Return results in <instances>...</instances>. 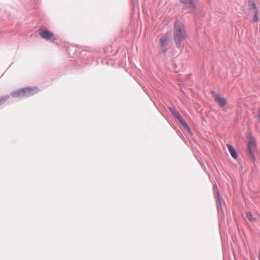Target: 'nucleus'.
Instances as JSON below:
<instances>
[{"instance_id":"obj_1","label":"nucleus","mask_w":260,"mask_h":260,"mask_svg":"<svg viewBox=\"0 0 260 260\" xmlns=\"http://www.w3.org/2000/svg\"><path fill=\"white\" fill-rule=\"evenodd\" d=\"M173 36L174 42L177 48L181 47L182 41L187 37V34L184 24L178 20H176L175 22Z\"/></svg>"},{"instance_id":"obj_2","label":"nucleus","mask_w":260,"mask_h":260,"mask_svg":"<svg viewBox=\"0 0 260 260\" xmlns=\"http://www.w3.org/2000/svg\"><path fill=\"white\" fill-rule=\"evenodd\" d=\"M39 92V89L37 86L26 87L18 91L16 94L18 96H31Z\"/></svg>"},{"instance_id":"obj_3","label":"nucleus","mask_w":260,"mask_h":260,"mask_svg":"<svg viewBox=\"0 0 260 260\" xmlns=\"http://www.w3.org/2000/svg\"><path fill=\"white\" fill-rule=\"evenodd\" d=\"M170 35L168 34L161 35L159 36V47L165 53L167 50V46L169 41Z\"/></svg>"},{"instance_id":"obj_4","label":"nucleus","mask_w":260,"mask_h":260,"mask_svg":"<svg viewBox=\"0 0 260 260\" xmlns=\"http://www.w3.org/2000/svg\"><path fill=\"white\" fill-rule=\"evenodd\" d=\"M256 147V141L254 138H251L248 143V153L253 162L255 161V158L253 153V150Z\"/></svg>"},{"instance_id":"obj_5","label":"nucleus","mask_w":260,"mask_h":260,"mask_svg":"<svg viewBox=\"0 0 260 260\" xmlns=\"http://www.w3.org/2000/svg\"><path fill=\"white\" fill-rule=\"evenodd\" d=\"M39 35L42 38L51 41H54L56 39L54 34L48 30L40 31Z\"/></svg>"},{"instance_id":"obj_6","label":"nucleus","mask_w":260,"mask_h":260,"mask_svg":"<svg viewBox=\"0 0 260 260\" xmlns=\"http://www.w3.org/2000/svg\"><path fill=\"white\" fill-rule=\"evenodd\" d=\"M249 10L253 13V21L254 22H257L259 21L258 14L259 11L257 8L256 5L254 3H252L250 5Z\"/></svg>"},{"instance_id":"obj_7","label":"nucleus","mask_w":260,"mask_h":260,"mask_svg":"<svg viewBox=\"0 0 260 260\" xmlns=\"http://www.w3.org/2000/svg\"><path fill=\"white\" fill-rule=\"evenodd\" d=\"M214 98L216 102L221 107H223L226 104V99L220 96L219 95L215 94Z\"/></svg>"},{"instance_id":"obj_8","label":"nucleus","mask_w":260,"mask_h":260,"mask_svg":"<svg viewBox=\"0 0 260 260\" xmlns=\"http://www.w3.org/2000/svg\"><path fill=\"white\" fill-rule=\"evenodd\" d=\"M183 5L189 11H193L195 7L192 1H183Z\"/></svg>"},{"instance_id":"obj_9","label":"nucleus","mask_w":260,"mask_h":260,"mask_svg":"<svg viewBox=\"0 0 260 260\" xmlns=\"http://www.w3.org/2000/svg\"><path fill=\"white\" fill-rule=\"evenodd\" d=\"M226 146L231 156L234 158L237 159V158L238 157V155L234 147L230 144H227Z\"/></svg>"},{"instance_id":"obj_10","label":"nucleus","mask_w":260,"mask_h":260,"mask_svg":"<svg viewBox=\"0 0 260 260\" xmlns=\"http://www.w3.org/2000/svg\"><path fill=\"white\" fill-rule=\"evenodd\" d=\"M246 217L251 222H254L257 220V219L254 217L250 212L247 213Z\"/></svg>"},{"instance_id":"obj_11","label":"nucleus","mask_w":260,"mask_h":260,"mask_svg":"<svg viewBox=\"0 0 260 260\" xmlns=\"http://www.w3.org/2000/svg\"><path fill=\"white\" fill-rule=\"evenodd\" d=\"M171 112L173 116L177 118L178 120L182 117L177 111L172 109Z\"/></svg>"},{"instance_id":"obj_12","label":"nucleus","mask_w":260,"mask_h":260,"mask_svg":"<svg viewBox=\"0 0 260 260\" xmlns=\"http://www.w3.org/2000/svg\"><path fill=\"white\" fill-rule=\"evenodd\" d=\"M179 121L180 122V123L184 126L186 128H187L188 130H189V127L188 125H187V123L185 121V120L182 117H181L180 118L178 119Z\"/></svg>"},{"instance_id":"obj_13","label":"nucleus","mask_w":260,"mask_h":260,"mask_svg":"<svg viewBox=\"0 0 260 260\" xmlns=\"http://www.w3.org/2000/svg\"><path fill=\"white\" fill-rule=\"evenodd\" d=\"M7 97H4V98H2L1 99H0V105L3 103L6 100H7Z\"/></svg>"},{"instance_id":"obj_14","label":"nucleus","mask_w":260,"mask_h":260,"mask_svg":"<svg viewBox=\"0 0 260 260\" xmlns=\"http://www.w3.org/2000/svg\"><path fill=\"white\" fill-rule=\"evenodd\" d=\"M257 117H258V119L259 121L260 122V110L258 111Z\"/></svg>"},{"instance_id":"obj_15","label":"nucleus","mask_w":260,"mask_h":260,"mask_svg":"<svg viewBox=\"0 0 260 260\" xmlns=\"http://www.w3.org/2000/svg\"><path fill=\"white\" fill-rule=\"evenodd\" d=\"M258 257L259 259L260 260V251H259V253L258 255Z\"/></svg>"},{"instance_id":"obj_16","label":"nucleus","mask_w":260,"mask_h":260,"mask_svg":"<svg viewBox=\"0 0 260 260\" xmlns=\"http://www.w3.org/2000/svg\"><path fill=\"white\" fill-rule=\"evenodd\" d=\"M217 196L218 197H219V194L218 193H217Z\"/></svg>"}]
</instances>
